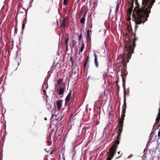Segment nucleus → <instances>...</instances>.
Returning a JSON list of instances; mask_svg holds the SVG:
<instances>
[{"instance_id":"obj_31","label":"nucleus","mask_w":160,"mask_h":160,"mask_svg":"<svg viewBox=\"0 0 160 160\" xmlns=\"http://www.w3.org/2000/svg\"><path fill=\"white\" fill-rule=\"evenodd\" d=\"M156 150V148H153V151H152V153H153V152H154L153 153H155Z\"/></svg>"},{"instance_id":"obj_32","label":"nucleus","mask_w":160,"mask_h":160,"mask_svg":"<svg viewBox=\"0 0 160 160\" xmlns=\"http://www.w3.org/2000/svg\"><path fill=\"white\" fill-rule=\"evenodd\" d=\"M158 136L159 138L160 137V129H159V131L158 132Z\"/></svg>"},{"instance_id":"obj_40","label":"nucleus","mask_w":160,"mask_h":160,"mask_svg":"<svg viewBox=\"0 0 160 160\" xmlns=\"http://www.w3.org/2000/svg\"><path fill=\"white\" fill-rule=\"evenodd\" d=\"M159 118H157L156 119V120L157 121V120H158L159 121Z\"/></svg>"},{"instance_id":"obj_16","label":"nucleus","mask_w":160,"mask_h":160,"mask_svg":"<svg viewBox=\"0 0 160 160\" xmlns=\"http://www.w3.org/2000/svg\"><path fill=\"white\" fill-rule=\"evenodd\" d=\"M133 7V6H132L131 7H129L128 9V14H131L132 12V9Z\"/></svg>"},{"instance_id":"obj_37","label":"nucleus","mask_w":160,"mask_h":160,"mask_svg":"<svg viewBox=\"0 0 160 160\" xmlns=\"http://www.w3.org/2000/svg\"><path fill=\"white\" fill-rule=\"evenodd\" d=\"M54 151V149H53L52 151L50 153V154H52L53 153V152Z\"/></svg>"},{"instance_id":"obj_13","label":"nucleus","mask_w":160,"mask_h":160,"mask_svg":"<svg viewBox=\"0 0 160 160\" xmlns=\"http://www.w3.org/2000/svg\"><path fill=\"white\" fill-rule=\"evenodd\" d=\"M94 63H95L96 67L97 68H98V62L97 55L96 54L95 52L94 53Z\"/></svg>"},{"instance_id":"obj_39","label":"nucleus","mask_w":160,"mask_h":160,"mask_svg":"<svg viewBox=\"0 0 160 160\" xmlns=\"http://www.w3.org/2000/svg\"><path fill=\"white\" fill-rule=\"evenodd\" d=\"M132 156H133L132 155H131H131H130L128 157V158H130V157H131Z\"/></svg>"},{"instance_id":"obj_35","label":"nucleus","mask_w":160,"mask_h":160,"mask_svg":"<svg viewBox=\"0 0 160 160\" xmlns=\"http://www.w3.org/2000/svg\"><path fill=\"white\" fill-rule=\"evenodd\" d=\"M87 64V63H85L84 62V66H83L84 68V69H85L86 68V65Z\"/></svg>"},{"instance_id":"obj_12","label":"nucleus","mask_w":160,"mask_h":160,"mask_svg":"<svg viewBox=\"0 0 160 160\" xmlns=\"http://www.w3.org/2000/svg\"><path fill=\"white\" fill-rule=\"evenodd\" d=\"M155 0H144L143 1V3H149V4L151 5L153 4V3L155 2Z\"/></svg>"},{"instance_id":"obj_5","label":"nucleus","mask_w":160,"mask_h":160,"mask_svg":"<svg viewBox=\"0 0 160 160\" xmlns=\"http://www.w3.org/2000/svg\"><path fill=\"white\" fill-rule=\"evenodd\" d=\"M66 89V86L65 85H62L61 84L59 86V88L57 89L58 90V92L59 95H62L60 97L62 98L63 97L64 93V91Z\"/></svg>"},{"instance_id":"obj_27","label":"nucleus","mask_w":160,"mask_h":160,"mask_svg":"<svg viewBox=\"0 0 160 160\" xmlns=\"http://www.w3.org/2000/svg\"><path fill=\"white\" fill-rule=\"evenodd\" d=\"M82 38V34L81 33L79 35L78 37V40L79 41Z\"/></svg>"},{"instance_id":"obj_14","label":"nucleus","mask_w":160,"mask_h":160,"mask_svg":"<svg viewBox=\"0 0 160 160\" xmlns=\"http://www.w3.org/2000/svg\"><path fill=\"white\" fill-rule=\"evenodd\" d=\"M84 48L85 44L83 42V41L82 42V46L79 50V52H78V54H80V52H83V50L84 49Z\"/></svg>"},{"instance_id":"obj_46","label":"nucleus","mask_w":160,"mask_h":160,"mask_svg":"<svg viewBox=\"0 0 160 160\" xmlns=\"http://www.w3.org/2000/svg\"><path fill=\"white\" fill-rule=\"evenodd\" d=\"M155 138L152 141H154Z\"/></svg>"},{"instance_id":"obj_3","label":"nucleus","mask_w":160,"mask_h":160,"mask_svg":"<svg viewBox=\"0 0 160 160\" xmlns=\"http://www.w3.org/2000/svg\"><path fill=\"white\" fill-rule=\"evenodd\" d=\"M117 147L115 146L114 147V146L111 149H109V151L107 154L108 157L106 160H111L115 154V149Z\"/></svg>"},{"instance_id":"obj_43","label":"nucleus","mask_w":160,"mask_h":160,"mask_svg":"<svg viewBox=\"0 0 160 160\" xmlns=\"http://www.w3.org/2000/svg\"><path fill=\"white\" fill-rule=\"evenodd\" d=\"M33 0H31L30 1V2L31 3L33 2Z\"/></svg>"},{"instance_id":"obj_8","label":"nucleus","mask_w":160,"mask_h":160,"mask_svg":"<svg viewBox=\"0 0 160 160\" xmlns=\"http://www.w3.org/2000/svg\"><path fill=\"white\" fill-rule=\"evenodd\" d=\"M72 91H70L68 93V95L67 96L66 98L65 99V104L66 105H68V102H69L70 99L71 95L72 94Z\"/></svg>"},{"instance_id":"obj_36","label":"nucleus","mask_w":160,"mask_h":160,"mask_svg":"<svg viewBox=\"0 0 160 160\" xmlns=\"http://www.w3.org/2000/svg\"><path fill=\"white\" fill-rule=\"evenodd\" d=\"M121 116L124 117L125 116V113H122Z\"/></svg>"},{"instance_id":"obj_25","label":"nucleus","mask_w":160,"mask_h":160,"mask_svg":"<svg viewBox=\"0 0 160 160\" xmlns=\"http://www.w3.org/2000/svg\"><path fill=\"white\" fill-rule=\"evenodd\" d=\"M68 38L65 40V45H68Z\"/></svg>"},{"instance_id":"obj_41","label":"nucleus","mask_w":160,"mask_h":160,"mask_svg":"<svg viewBox=\"0 0 160 160\" xmlns=\"http://www.w3.org/2000/svg\"><path fill=\"white\" fill-rule=\"evenodd\" d=\"M46 1H50V0H46ZM50 1H51L52 2H53V0H50Z\"/></svg>"},{"instance_id":"obj_17","label":"nucleus","mask_w":160,"mask_h":160,"mask_svg":"<svg viewBox=\"0 0 160 160\" xmlns=\"http://www.w3.org/2000/svg\"><path fill=\"white\" fill-rule=\"evenodd\" d=\"M86 38L87 39H90L91 38V35H90V31L89 30H87Z\"/></svg>"},{"instance_id":"obj_4","label":"nucleus","mask_w":160,"mask_h":160,"mask_svg":"<svg viewBox=\"0 0 160 160\" xmlns=\"http://www.w3.org/2000/svg\"><path fill=\"white\" fill-rule=\"evenodd\" d=\"M123 87L124 94L123 106H124L125 108L123 109V110L122 111V113H125V112H126L125 110H126V92H125V82L124 81V79L123 80Z\"/></svg>"},{"instance_id":"obj_2","label":"nucleus","mask_w":160,"mask_h":160,"mask_svg":"<svg viewBox=\"0 0 160 160\" xmlns=\"http://www.w3.org/2000/svg\"><path fill=\"white\" fill-rule=\"evenodd\" d=\"M144 0H142V6L141 8H139L140 5L138 0H135V3L137 6L133 11L132 17L135 20L136 25L135 30L138 27V25L144 23L147 20L149 17V14L150 13V10L153 4L149 5V3H143Z\"/></svg>"},{"instance_id":"obj_21","label":"nucleus","mask_w":160,"mask_h":160,"mask_svg":"<svg viewBox=\"0 0 160 160\" xmlns=\"http://www.w3.org/2000/svg\"><path fill=\"white\" fill-rule=\"evenodd\" d=\"M85 18H82L80 20V22L82 24H84L85 23Z\"/></svg>"},{"instance_id":"obj_7","label":"nucleus","mask_w":160,"mask_h":160,"mask_svg":"<svg viewBox=\"0 0 160 160\" xmlns=\"http://www.w3.org/2000/svg\"><path fill=\"white\" fill-rule=\"evenodd\" d=\"M124 118V117L121 116V118L118 120V125H119L118 130L120 131H119V133L122 132ZM119 134L120 135V133H119Z\"/></svg>"},{"instance_id":"obj_11","label":"nucleus","mask_w":160,"mask_h":160,"mask_svg":"<svg viewBox=\"0 0 160 160\" xmlns=\"http://www.w3.org/2000/svg\"><path fill=\"white\" fill-rule=\"evenodd\" d=\"M88 6L87 5H86V4L82 7L81 10L83 13H87V12L88 10H89L88 8Z\"/></svg>"},{"instance_id":"obj_18","label":"nucleus","mask_w":160,"mask_h":160,"mask_svg":"<svg viewBox=\"0 0 160 160\" xmlns=\"http://www.w3.org/2000/svg\"><path fill=\"white\" fill-rule=\"evenodd\" d=\"M134 0H130L128 2V4H130L129 7H131L132 6H133Z\"/></svg>"},{"instance_id":"obj_47","label":"nucleus","mask_w":160,"mask_h":160,"mask_svg":"<svg viewBox=\"0 0 160 160\" xmlns=\"http://www.w3.org/2000/svg\"><path fill=\"white\" fill-rule=\"evenodd\" d=\"M80 0H78V2Z\"/></svg>"},{"instance_id":"obj_23","label":"nucleus","mask_w":160,"mask_h":160,"mask_svg":"<svg viewBox=\"0 0 160 160\" xmlns=\"http://www.w3.org/2000/svg\"><path fill=\"white\" fill-rule=\"evenodd\" d=\"M47 143L48 144V146H50L51 145L52 142L51 141H50L49 140H48L47 141Z\"/></svg>"},{"instance_id":"obj_22","label":"nucleus","mask_w":160,"mask_h":160,"mask_svg":"<svg viewBox=\"0 0 160 160\" xmlns=\"http://www.w3.org/2000/svg\"><path fill=\"white\" fill-rule=\"evenodd\" d=\"M119 4H117L116 9V11L117 12L119 10Z\"/></svg>"},{"instance_id":"obj_44","label":"nucleus","mask_w":160,"mask_h":160,"mask_svg":"<svg viewBox=\"0 0 160 160\" xmlns=\"http://www.w3.org/2000/svg\"><path fill=\"white\" fill-rule=\"evenodd\" d=\"M101 104H100V106H99V108H100V107H101Z\"/></svg>"},{"instance_id":"obj_15","label":"nucleus","mask_w":160,"mask_h":160,"mask_svg":"<svg viewBox=\"0 0 160 160\" xmlns=\"http://www.w3.org/2000/svg\"><path fill=\"white\" fill-rule=\"evenodd\" d=\"M63 81V79L62 78H59L57 81V83L55 84V86H56V87H57V85H59Z\"/></svg>"},{"instance_id":"obj_29","label":"nucleus","mask_w":160,"mask_h":160,"mask_svg":"<svg viewBox=\"0 0 160 160\" xmlns=\"http://www.w3.org/2000/svg\"><path fill=\"white\" fill-rule=\"evenodd\" d=\"M47 139H48V140H49L50 139H51V135L50 134H49V135L47 137Z\"/></svg>"},{"instance_id":"obj_33","label":"nucleus","mask_w":160,"mask_h":160,"mask_svg":"<svg viewBox=\"0 0 160 160\" xmlns=\"http://www.w3.org/2000/svg\"><path fill=\"white\" fill-rule=\"evenodd\" d=\"M86 13H83V17H82V18H85L86 15Z\"/></svg>"},{"instance_id":"obj_9","label":"nucleus","mask_w":160,"mask_h":160,"mask_svg":"<svg viewBox=\"0 0 160 160\" xmlns=\"http://www.w3.org/2000/svg\"><path fill=\"white\" fill-rule=\"evenodd\" d=\"M62 100L59 99L56 101V103L57 107V110H59L62 107Z\"/></svg>"},{"instance_id":"obj_24","label":"nucleus","mask_w":160,"mask_h":160,"mask_svg":"<svg viewBox=\"0 0 160 160\" xmlns=\"http://www.w3.org/2000/svg\"><path fill=\"white\" fill-rule=\"evenodd\" d=\"M89 56H87L86 58V60H85V62L86 63H88V60H89Z\"/></svg>"},{"instance_id":"obj_6","label":"nucleus","mask_w":160,"mask_h":160,"mask_svg":"<svg viewBox=\"0 0 160 160\" xmlns=\"http://www.w3.org/2000/svg\"><path fill=\"white\" fill-rule=\"evenodd\" d=\"M119 131V130H118L117 132V133L118 134V135L117 137V139L115 141V143L114 144H113L111 148H110V149H111L114 146V147L115 146L117 147V148H115V153H116V149L118 148L117 145L119 144V142H120V137L121 136V134L122 133V132H121L120 133V135H119V132H120L119 131Z\"/></svg>"},{"instance_id":"obj_10","label":"nucleus","mask_w":160,"mask_h":160,"mask_svg":"<svg viewBox=\"0 0 160 160\" xmlns=\"http://www.w3.org/2000/svg\"><path fill=\"white\" fill-rule=\"evenodd\" d=\"M65 20V18H63L62 20H61L60 22V27H62L63 28H65L66 26Z\"/></svg>"},{"instance_id":"obj_42","label":"nucleus","mask_w":160,"mask_h":160,"mask_svg":"<svg viewBox=\"0 0 160 160\" xmlns=\"http://www.w3.org/2000/svg\"><path fill=\"white\" fill-rule=\"evenodd\" d=\"M131 19V18H128V20H130Z\"/></svg>"},{"instance_id":"obj_20","label":"nucleus","mask_w":160,"mask_h":160,"mask_svg":"<svg viewBox=\"0 0 160 160\" xmlns=\"http://www.w3.org/2000/svg\"><path fill=\"white\" fill-rule=\"evenodd\" d=\"M154 134V133L153 132H152L150 134V136L149 137V141L152 140Z\"/></svg>"},{"instance_id":"obj_30","label":"nucleus","mask_w":160,"mask_h":160,"mask_svg":"<svg viewBox=\"0 0 160 160\" xmlns=\"http://www.w3.org/2000/svg\"><path fill=\"white\" fill-rule=\"evenodd\" d=\"M25 27V24L24 22H23V23L22 24V28L23 30H24V29Z\"/></svg>"},{"instance_id":"obj_34","label":"nucleus","mask_w":160,"mask_h":160,"mask_svg":"<svg viewBox=\"0 0 160 160\" xmlns=\"http://www.w3.org/2000/svg\"><path fill=\"white\" fill-rule=\"evenodd\" d=\"M68 45H66V51H67L68 50Z\"/></svg>"},{"instance_id":"obj_38","label":"nucleus","mask_w":160,"mask_h":160,"mask_svg":"<svg viewBox=\"0 0 160 160\" xmlns=\"http://www.w3.org/2000/svg\"><path fill=\"white\" fill-rule=\"evenodd\" d=\"M126 92V95L127 94V93H129V91L128 90H127V92L125 91Z\"/></svg>"},{"instance_id":"obj_28","label":"nucleus","mask_w":160,"mask_h":160,"mask_svg":"<svg viewBox=\"0 0 160 160\" xmlns=\"http://www.w3.org/2000/svg\"><path fill=\"white\" fill-rule=\"evenodd\" d=\"M67 2V0H63V5H65L66 4V3Z\"/></svg>"},{"instance_id":"obj_26","label":"nucleus","mask_w":160,"mask_h":160,"mask_svg":"<svg viewBox=\"0 0 160 160\" xmlns=\"http://www.w3.org/2000/svg\"><path fill=\"white\" fill-rule=\"evenodd\" d=\"M84 13L82 11V10L81 9V11L79 13V16L81 17L83 13Z\"/></svg>"},{"instance_id":"obj_19","label":"nucleus","mask_w":160,"mask_h":160,"mask_svg":"<svg viewBox=\"0 0 160 160\" xmlns=\"http://www.w3.org/2000/svg\"><path fill=\"white\" fill-rule=\"evenodd\" d=\"M69 61L71 62L72 63V66H73L74 65V61L73 60V57L72 56H71L70 57V58L69 59Z\"/></svg>"},{"instance_id":"obj_1","label":"nucleus","mask_w":160,"mask_h":160,"mask_svg":"<svg viewBox=\"0 0 160 160\" xmlns=\"http://www.w3.org/2000/svg\"><path fill=\"white\" fill-rule=\"evenodd\" d=\"M133 18L134 20L135 24H136L135 20L134 18ZM139 25H138V27L136 30L135 27L134 32H132L131 26L128 25L127 28L130 35L127 33L124 37L125 47L124 48V52L123 53V60L124 62L123 64V66H125L126 65V61L127 63L129 62L132 54L134 53V48L136 46L135 41L138 39L136 37L135 32Z\"/></svg>"},{"instance_id":"obj_45","label":"nucleus","mask_w":160,"mask_h":160,"mask_svg":"<svg viewBox=\"0 0 160 160\" xmlns=\"http://www.w3.org/2000/svg\"><path fill=\"white\" fill-rule=\"evenodd\" d=\"M119 153H120V152H118V154H119Z\"/></svg>"}]
</instances>
